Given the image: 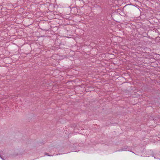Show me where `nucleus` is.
<instances>
[{
    "mask_svg": "<svg viewBox=\"0 0 160 160\" xmlns=\"http://www.w3.org/2000/svg\"><path fill=\"white\" fill-rule=\"evenodd\" d=\"M45 154L46 155H48V156H50L49 155H48V153H45Z\"/></svg>",
    "mask_w": 160,
    "mask_h": 160,
    "instance_id": "1",
    "label": "nucleus"
},
{
    "mask_svg": "<svg viewBox=\"0 0 160 160\" xmlns=\"http://www.w3.org/2000/svg\"><path fill=\"white\" fill-rule=\"evenodd\" d=\"M0 158L3 160H4V159L2 157Z\"/></svg>",
    "mask_w": 160,
    "mask_h": 160,
    "instance_id": "2",
    "label": "nucleus"
},
{
    "mask_svg": "<svg viewBox=\"0 0 160 160\" xmlns=\"http://www.w3.org/2000/svg\"><path fill=\"white\" fill-rule=\"evenodd\" d=\"M0 158L3 160H4V159L2 157Z\"/></svg>",
    "mask_w": 160,
    "mask_h": 160,
    "instance_id": "3",
    "label": "nucleus"
},
{
    "mask_svg": "<svg viewBox=\"0 0 160 160\" xmlns=\"http://www.w3.org/2000/svg\"><path fill=\"white\" fill-rule=\"evenodd\" d=\"M1 157V156H0V158Z\"/></svg>",
    "mask_w": 160,
    "mask_h": 160,
    "instance_id": "4",
    "label": "nucleus"
}]
</instances>
